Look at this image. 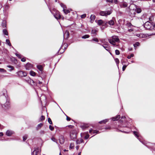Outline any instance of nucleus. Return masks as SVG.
Instances as JSON below:
<instances>
[{
  "instance_id": "obj_21",
  "label": "nucleus",
  "mask_w": 155,
  "mask_h": 155,
  "mask_svg": "<svg viewBox=\"0 0 155 155\" xmlns=\"http://www.w3.org/2000/svg\"><path fill=\"white\" fill-rule=\"evenodd\" d=\"M2 27L4 28H6V20H3L2 22Z\"/></svg>"
},
{
  "instance_id": "obj_17",
  "label": "nucleus",
  "mask_w": 155,
  "mask_h": 155,
  "mask_svg": "<svg viewBox=\"0 0 155 155\" xmlns=\"http://www.w3.org/2000/svg\"><path fill=\"white\" fill-rule=\"evenodd\" d=\"M120 115H117L115 117H114L111 118L112 120L114 121L120 119Z\"/></svg>"
},
{
  "instance_id": "obj_48",
  "label": "nucleus",
  "mask_w": 155,
  "mask_h": 155,
  "mask_svg": "<svg viewBox=\"0 0 155 155\" xmlns=\"http://www.w3.org/2000/svg\"><path fill=\"white\" fill-rule=\"evenodd\" d=\"M115 54L116 55H119L120 54L119 51L118 50H116L115 51Z\"/></svg>"
},
{
  "instance_id": "obj_60",
  "label": "nucleus",
  "mask_w": 155,
  "mask_h": 155,
  "mask_svg": "<svg viewBox=\"0 0 155 155\" xmlns=\"http://www.w3.org/2000/svg\"><path fill=\"white\" fill-rule=\"evenodd\" d=\"M113 2H114L115 4H117L118 2L117 0H113Z\"/></svg>"
},
{
  "instance_id": "obj_13",
  "label": "nucleus",
  "mask_w": 155,
  "mask_h": 155,
  "mask_svg": "<svg viewBox=\"0 0 155 155\" xmlns=\"http://www.w3.org/2000/svg\"><path fill=\"white\" fill-rule=\"evenodd\" d=\"M39 151V148H35L33 152L31 153L32 155H37V153H38Z\"/></svg>"
},
{
  "instance_id": "obj_45",
  "label": "nucleus",
  "mask_w": 155,
  "mask_h": 155,
  "mask_svg": "<svg viewBox=\"0 0 155 155\" xmlns=\"http://www.w3.org/2000/svg\"><path fill=\"white\" fill-rule=\"evenodd\" d=\"M134 56V54H131L130 55H128L127 57V58L130 59L131 57H133Z\"/></svg>"
},
{
  "instance_id": "obj_52",
  "label": "nucleus",
  "mask_w": 155,
  "mask_h": 155,
  "mask_svg": "<svg viewBox=\"0 0 155 155\" xmlns=\"http://www.w3.org/2000/svg\"><path fill=\"white\" fill-rule=\"evenodd\" d=\"M27 135H25L23 137V140L25 141L27 139Z\"/></svg>"
},
{
  "instance_id": "obj_34",
  "label": "nucleus",
  "mask_w": 155,
  "mask_h": 155,
  "mask_svg": "<svg viewBox=\"0 0 155 155\" xmlns=\"http://www.w3.org/2000/svg\"><path fill=\"white\" fill-rule=\"evenodd\" d=\"M129 64H130L129 63H128L127 64V65H123V67H122L123 71H124L125 70L126 68L127 67V66Z\"/></svg>"
},
{
  "instance_id": "obj_55",
  "label": "nucleus",
  "mask_w": 155,
  "mask_h": 155,
  "mask_svg": "<svg viewBox=\"0 0 155 155\" xmlns=\"http://www.w3.org/2000/svg\"><path fill=\"white\" fill-rule=\"evenodd\" d=\"M89 137V135L88 134H87L84 137V139H87Z\"/></svg>"
},
{
  "instance_id": "obj_27",
  "label": "nucleus",
  "mask_w": 155,
  "mask_h": 155,
  "mask_svg": "<svg viewBox=\"0 0 155 155\" xmlns=\"http://www.w3.org/2000/svg\"><path fill=\"white\" fill-rule=\"evenodd\" d=\"M108 119H105L104 120H103L99 121V123L100 124H102V123L105 124L108 121Z\"/></svg>"
},
{
  "instance_id": "obj_5",
  "label": "nucleus",
  "mask_w": 155,
  "mask_h": 155,
  "mask_svg": "<svg viewBox=\"0 0 155 155\" xmlns=\"http://www.w3.org/2000/svg\"><path fill=\"white\" fill-rule=\"evenodd\" d=\"M18 75L20 77H25L27 75L26 72L22 71H19L17 73Z\"/></svg>"
},
{
  "instance_id": "obj_44",
  "label": "nucleus",
  "mask_w": 155,
  "mask_h": 155,
  "mask_svg": "<svg viewBox=\"0 0 155 155\" xmlns=\"http://www.w3.org/2000/svg\"><path fill=\"white\" fill-rule=\"evenodd\" d=\"M7 67L8 68H11V69L10 70V71H11L12 70H13L14 69V67L11 65H8Z\"/></svg>"
},
{
  "instance_id": "obj_24",
  "label": "nucleus",
  "mask_w": 155,
  "mask_h": 155,
  "mask_svg": "<svg viewBox=\"0 0 155 155\" xmlns=\"http://www.w3.org/2000/svg\"><path fill=\"white\" fill-rule=\"evenodd\" d=\"M95 18V16L94 15H91L90 17L91 19V22H92L94 20Z\"/></svg>"
},
{
  "instance_id": "obj_41",
  "label": "nucleus",
  "mask_w": 155,
  "mask_h": 155,
  "mask_svg": "<svg viewBox=\"0 0 155 155\" xmlns=\"http://www.w3.org/2000/svg\"><path fill=\"white\" fill-rule=\"evenodd\" d=\"M45 116L43 115H42L40 117L39 120L42 121V120H45Z\"/></svg>"
},
{
  "instance_id": "obj_18",
  "label": "nucleus",
  "mask_w": 155,
  "mask_h": 155,
  "mask_svg": "<svg viewBox=\"0 0 155 155\" xmlns=\"http://www.w3.org/2000/svg\"><path fill=\"white\" fill-rule=\"evenodd\" d=\"M97 24L99 25H101L104 24H106V23H105V22L101 20H99L97 22Z\"/></svg>"
},
{
  "instance_id": "obj_8",
  "label": "nucleus",
  "mask_w": 155,
  "mask_h": 155,
  "mask_svg": "<svg viewBox=\"0 0 155 155\" xmlns=\"http://www.w3.org/2000/svg\"><path fill=\"white\" fill-rule=\"evenodd\" d=\"M37 68L39 70V71H38L39 74H42L43 72L42 66L41 65H37Z\"/></svg>"
},
{
  "instance_id": "obj_35",
  "label": "nucleus",
  "mask_w": 155,
  "mask_h": 155,
  "mask_svg": "<svg viewBox=\"0 0 155 155\" xmlns=\"http://www.w3.org/2000/svg\"><path fill=\"white\" fill-rule=\"evenodd\" d=\"M74 143H71L69 147V149H74Z\"/></svg>"
},
{
  "instance_id": "obj_14",
  "label": "nucleus",
  "mask_w": 155,
  "mask_h": 155,
  "mask_svg": "<svg viewBox=\"0 0 155 155\" xmlns=\"http://www.w3.org/2000/svg\"><path fill=\"white\" fill-rule=\"evenodd\" d=\"M59 140L61 144H63L64 142V138L63 136L62 135L60 136L59 138Z\"/></svg>"
},
{
  "instance_id": "obj_62",
  "label": "nucleus",
  "mask_w": 155,
  "mask_h": 155,
  "mask_svg": "<svg viewBox=\"0 0 155 155\" xmlns=\"http://www.w3.org/2000/svg\"><path fill=\"white\" fill-rule=\"evenodd\" d=\"M128 31L129 32H131L133 31V29L132 28H130V29H128Z\"/></svg>"
},
{
  "instance_id": "obj_43",
  "label": "nucleus",
  "mask_w": 155,
  "mask_h": 155,
  "mask_svg": "<svg viewBox=\"0 0 155 155\" xmlns=\"http://www.w3.org/2000/svg\"><path fill=\"white\" fill-rule=\"evenodd\" d=\"M91 41H94L97 42H98L99 41L98 39L97 38H94L92 39V40Z\"/></svg>"
},
{
  "instance_id": "obj_33",
  "label": "nucleus",
  "mask_w": 155,
  "mask_h": 155,
  "mask_svg": "<svg viewBox=\"0 0 155 155\" xmlns=\"http://www.w3.org/2000/svg\"><path fill=\"white\" fill-rule=\"evenodd\" d=\"M137 12L138 13H140L141 12V9L140 8H137L136 9Z\"/></svg>"
},
{
  "instance_id": "obj_11",
  "label": "nucleus",
  "mask_w": 155,
  "mask_h": 155,
  "mask_svg": "<svg viewBox=\"0 0 155 155\" xmlns=\"http://www.w3.org/2000/svg\"><path fill=\"white\" fill-rule=\"evenodd\" d=\"M14 134V132L11 130H8L6 132V134L8 136H11L12 135Z\"/></svg>"
},
{
  "instance_id": "obj_42",
  "label": "nucleus",
  "mask_w": 155,
  "mask_h": 155,
  "mask_svg": "<svg viewBox=\"0 0 155 155\" xmlns=\"http://www.w3.org/2000/svg\"><path fill=\"white\" fill-rule=\"evenodd\" d=\"M39 133L41 135H43L45 133V131L44 130H41L40 132Z\"/></svg>"
},
{
  "instance_id": "obj_32",
  "label": "nucleus",
  "mask_w": 155,
  "mask_h": 155,
  "mask_svg": "<svg viewBox=\"0 0 155 155\" xmlns=\"http://www.w3.org/2000/svg\"><path fill=\"white\" fill-rule=\"evenodd\" d=\"M43 98L44 99L45 101L46 100V98L45 95L44 94L42 95L41 96V97L40 98V100H41V102L42 101L41 100Z\"/></svg>"
},
{
  "instance_id": "obj_61",
  "label": "nucleus",
  "mask_w": 155,
  "mask_h": 155,
  "mask_svg": "<svg viewBox=\"0 0 155 155\" xmlns=\"http://www.w3.org/2000/svg\"><path fill=\"white\" fill-rule=\"evenodd\" d=\"M119 131H121L122 132H123V133H128V132H127V131H122V130H119Z\"/></svg>"
},
{
  "instance_id": "obj_9",
  "label": "nucleus",
  "mask_w": 155,
  "mask_h": 155,
  "mask_svg": "<svg viewBox=\"0 0 155 155\" xmlns=\"http://www.w3.org/2000/svg\"><path fill=\"white\" fill-rule=\"evenodd\" d=\"M1 106L2 107L6 109L10 107V104L8 101H7L3 105V106L2 104H1Z\"/></svg>"
},
{
  "instance_id": "obj_22",
  "label": "nucleus",
  "mask_w": 155,
  "mask_h": 155,
  "mask_svg": "<svg viewBox=\"0 0 155 155\" xmlns=\"http://www.w3.org/2000/svg\"><path fill=\"white\" fill-rule=\"evenodd\" d=\"M69 32L68 31H66L65 33H64V37H66V38H67L69 35Z\"/></svg>"
},
{
  "instance_id": "obj_57",
  "label": "nucleus",
  "mask_w": 155,
  "mask_h": 155,
  "mask_svg": "<svg viewBox=\"0 0 155 155\" xmlns=\"http://www.w3.org/2000/svg\"><path fill=\"white\" fill-rule=\"evenodd\" d=\"M21 61L22 62H25L26 61V58L25 57L22 58L21 59Z\"/></svg>"
},
{
  "instance_id": "obj_47",
  "label": "nucleus",
  "mask_w": 155,
  "mask_h": 155,
  "mask_svg": "<svg viewBox=\"0 0 155 155\" xmlns=\"http://www.w3.org/2000/svg\"><path fill=\"white\" fill-rule=\"evenodd\" d=\"M51 140L53 141L56 142V143H57V140L56 139H55V138H54V137H52L51 138Z\"/></svg>"
},
{
  "instance_id": "obj_10",
  "label": "nucleus",
  "mask_w": 155,
  "mask_h": 155,
  "mask_svg": "<svg viewBox=\"0 0 155 155\" xmlns=\"http://www.w3.org/2000/svg\"><path fill=\"white\" fill-rule=\"evenodd\" d=\"M25 68L27 70H29L33 68V65L29 63H28L25 66Z\"/></svg>"
},
{
  "instance_id": "obj_53",
  "label": "nucleus",
  "mask_w": 155,
  "mask_h": 155,
  "mask_svg": "<svg viewBox=\"0 0 155 155\" xmlns=\"http://www.w3.org/2000/svg\"><path fill=\"white\" fill-rule=\"evenodd\" d=\"M15 55L19 58H21V56L20 54H18L17 53H15Z\"/></svg>"
},
{
  "instance_id": "obj_50",
  "label": "nucleus",
  "mask_w": 155,
  "mask_h": 155,
  "mask_svg": "<svg viewBox=\"0 0 155 155\" xmlns=\"http://www.w3.org/2000/svg\"><path fill=\"white\" fill-rule=\"evenodd\" d=\"M48 121L50 124H52V121L50 118H48Z\"/></svg>"
},
{
  "instance_id": "obj_19",
  "label": "nucleus",
  "mask_w": 155,
  "mask_h": 155,
  "mask_svg": "<svg viewBox=\"0 0 155 155\" xmlns=\"http://www.w3.org/2000/svg\"><path fill=\"white\" fill-rule=\"evenodd\" d=\"M84 140L82 139H79L77 140L76 141V143L77 144H80L81 143H83Z\"/></svg>"
},
{
  "instance_id": "obj_58",
  "label": "nucleus",
  "mask_w": 155,
  "mask_h": 155,
  "mask_svg": "<svg viewBox=\"0 0 155 155\" xmlns=\"http://www.w3.org/2000/svg\"><path fill=\"white\" fill-rule=\"evenodd\" d=\"M66 117H67V118H66L67 120L68 121H69L70 120L71 118L70 117L68 116H67V115H66Z\"/></svg>"
},
{
  "instance_id": "obj_12",
  "label": "nucleus",
  "mask_w": 155,
  "mask_h": 155,
  "mask_svg": "<svg viewBox=\"0 0 155 155\" xmlns=\"http://www.w3.org/2000/svg\"><path fill=\"white\" fill-rule=\"evenodd\" d=\"M54 16L55 18L57 19H60L61 17V15L60 14L59 12L58 11L56 12L55 14H54Z\"/></svg>"
},
{
  "instance_id": "obj_26",
  "label": "nucleus",
  "mask_w": 155,
  "mask_h": 155,
  "mask_svg": "<svg viewBox=\"0 0 155 155\" xmlns=\"http://www.w3.org/2000/svg\"><path fill=\"white\" fill-rule=\"evenodd\" d=\"M3 34L6 35H8V33L6 29H4L3 30Z\"/></svg>"
},
{
  "instance_id": "obj_56",
  "label": "nucleus",
  "mask_w": 155,
  "mask_h": 155,
  "mask_svg": "<svg viewBox=\"0 0 155 155\" xmlns=\"http://www.w3.org/2000/svg\"><path fill=\"white\" fill-rule=\"evenodd\" d=\"M101 46H102L107 51H109L108 49H107V46H104V45H101Z\"/></svg>"
},
{
  "instance_id": "obj_29",
  "label": "nucleus",
  "mask_w": 155,
  "mask_h": 155,
  "mask_svg": "<svg viewBox=\"0 0 155 155\" xmlns=\"http://www.w3.org/2000/svg\"><path fill=\"white\" fill-rule=\"evenodd\" d=\"M105 40V39H101V41L102 43H104V45H107L108 44V42H106Z\"/></svg>"
},
{
  "instance_id": "obj_3",
  "label": "nucleus",
  "mask_w": 155,
  "mask_h": 155,
  "mask_svg": "<svg viewBox=\"0 0 155 155\" xmlns=\"http://www.w3.org/2000/svg\"><path fill=\"white\" fill-rule=\"evenodd\" d=\"M112 13L111 10H108L105 11H101L100 12V15L102 16H107L110 15Z\"/></svg>"
},
{
  "instance_id": "obj_40",
  "label": "nucleus",
  "mask_w": 155,
  "mask_h": 155,
  "mask_svg": "<svg viewBox=\"0 0 155 155\" xmlns=\"http://www.w3.org/2000/svg\"><path fill=\"white\" fill-rule=\"evenodd\" d=\"M126 25L128 27L130 28H131V27L133 26L132 25L130 22L127 23Z\"/></svg>"
},
{
  "instance_id": "obj_64",
  "label": "nucleus",
  "mask_w": 155,
  "mask_h": 155,
  "mask_svg": "<svg viewBox=\"0 0 155 155\" xmlns=\"http://www.w3.org/2000/svg\"><path fill=\"white\" fill-rule=\"evenodd\" d=\"M3 135V134L2 132H0V137H2Z\"/></svg>"
},
{
  "instance_id": "obj_7",
  "label": "nucleus",
  "mask_w": 155,
  "mask_h": 155,
  "mask_svg": "<svg viewBox=\"0 0 155 155\" xmlns=\"http://www.w3.org/2000/svg\"><path fill=\"white\" fill-rule=\"evenodd\" d=\"M25 81L28 83L32 85H34V82L33 80H31L29 77H27Z\"/></svg>"
},
{
  "instance_id": "obj_23",
  "label": "nucleus",
  "mask_w": 155,
  "mask_h": 155,
  "mask_svg": "<svg viewBox=\"0 0 155 155\" xmlns=\"http://www.w3.org/2000/svg\"><path fill=\"white\" fill-rule=\"evenodd\" d=\"M107 23L110 25H113L114 24V21L112 20H111L108 22H106V24Z\"/></svg>"
},
{
  "instance_id": "obj_16",
  "label": "nucleus",
  "mask_w": 155,
  "mask_h": 155,
  "mask_svg": "<svg viewBox=\"0 0 155 155\" xmlns=\"http://www.w3.org/2000/svg\"><path fill=\"white\" fill-rule=\"evenodd\" d=\"M127 4L125 2H123L120 4L121 8H125L127 6Z\"/></svg>"
},
{
  "instance_id": "obj_15",
  "label": "nucleus",
  "mask_w": 155,
  "mask_h": 155,
  "mask_svg": "<svg viewBox=\"0 0 155 155\" xmlns=\"http://www.w3.org/2000/svg\"><path fill=\"white\" fill-rule=\"evenodd\" d=\"M89 132L91 134H99L100 133L98 130H93L92 129L89 130Z\"/></svg>"
},
{
  "instance_id": "obj_6",
  "label": "nucleus",
  "mask_w": 155,
  "mask_h": 155,
  "mask_svg": "<svg viewBox=\"0 0 155 155\" xmlns=\"http://www.w3.org/2000/svg\"><path fill=\"white\" fill-rule=\"evenodd\" d=\"M76 134L74 131L71 132L70 133V137L71 140H74L76 138Z\"/></svg>"
},
{
  "instance_id": "obj_2",
  "label": "nucleus",
  "mask_w": 155,
  "mask_h": 155,
  "mask_svg": "<svg viewBox=\"0 0 155 155\" xmlns=\"http://www.w3.org/2000/svg\"><path fill=\"white\" fill-rule=\"evenodd\" d=\"M134 134L135 136L137 138V139L139 140L143 144L146 146L147 147L149 148H150L151 147H150L149 145H147V144L148 143L150 145V144H152L150 143H147L145 141H143L142 140L140 139V136L139 134V133L138 132L136 131H134Z\"/></svg>"
},
{
  "instance_id": "obj_51",
  "label": "nucleus",
  "mask_w": 155,
  "mask_h": 155,
  "mask_svg": "<svg viewBox=\"0 0 155 155\" xmlns=\"http://www.w3.org/2000/svg\"><path fill=\"white\" fill-rule=\"evenodd\" d=\"M49 128L51 131H53L54 130V127L52 126L51 125L49 126Z\"/></svg>"
},
{
  "instance_id": "obj_49",
  "label": "nucleus",
  "mask_w": 155,
  "mask_h": 155,
  "mask_svg": "<svg viewBox=\"0 0 155 155\" xmlns=\"http://www.w3.org/2000/svg\"><path fill=\"white\" fill-rule=\"evenodd\" d=\"M0 72H5L6 71L4 69L0 68Z\"/></svg>"
},
{
  "instance_id": "obj_39",
  "label": "nucleus",
  "mask_w": 155,
  "mask_h": 155,
  "mask_svg": "<svg viewBox=\"0 0 155 155\" xmlns=\"http://www.w3.org/2000/svg\"><path fill=\"white\" fill-rule=\"evenodd\" d=\"M140 45V43L138 42H136L135 44L134 45V47L135 48L137 47V46H138Z\"/></svg>"
},
{
  "instance_id": "obj_59",
  "label": "nucleus",
  "mask_w": 155,
  "mask_h": 155,
  "mask_svg": "<svg viewBox=\"0 0 155 155\" xmlns=\"http://www.w3.org/2000/svg\"><path fill=\"white\" fill-rule=\"evenodd\" d=\"M121 62L122 65H124V64H125L126 63V61H124L123 60H121Z\"/></svg>"
},
{
  "instance_id": "obj_63",
  "label": "nucleus",
  "mask_w": 155,
  "mask_h": 155,
  "mask_svg": "<svg viewBox=\"0 0 155 155\" xmlns=\"http://www.w3.org/2000/svg\"><path fill=\"white\" fill-rule=\"evenodd\" d=\"M107 1L109 2H113V0H107Z\"/></svg>"
},
{
  "instance_id": "obj_28",
  "label": "nucleus",
  "mask_w": 155,
  "mask_h": 155,
  "mask_svg": "<svg viewBox=\"0 0 155 155\" xmlns=\"http://www.w3.org/2000/svg\"><path fill=\"white\" fill-rule=\"evenodd\" d=\"M6 43H7V44L8 45H9V46H12V48H13V47L12 46L11 44L10 43V41L9 40L7 39H6Z\"/></svg>"
},
{
  "instance_id": "obj_54",
  "label": "nucleus",
  "mask_w": 155,
  "mask_h": 155,
  "mask_svg": "<svg viewBox=\"0 0 155 155\" xmlns=\"http://www.w3.org/2000/svg\"><path fill=\"white\" fill-rule=\"evenodd\" d=\"M86 14H84L82 15H81V18H84L86 17Z\"/></svg>"
},
{
  "instance_id": "obj_30",
  "label": "nucleus",
  "mask_w": 155,
  "mask_h": 155,
  "mask_svg": "<svg viewBox=\"0 0 155 155\" xmlns=\"http://www.w3.org/2000/svg\"><path fill=\"white\" fill-rule=\"evenodd\" d=\"M30 74L32 76H35L36 75V73L32 71H31L30 72Z\"/></svg>"
},
{
  "instance_id": "obj_25",
  "label": "nucleus",
  "mask_w": 155,
  "mask_h": 155,
  "mask_svg": "<svg viewBox=\"0 0 155 155\" xmlns=\"http://www.w3.org/2000/svg\"><path fill=\"white\" fill-rule=\"evenodd\" d=\"M96 30H92L91 31V34L92 35V36L93 37L95 36L96 35Z\"/></svg>"
},
{
  "instance_id": "obj_1",
  "label": "nucleus",
  "mask_w": 155,
  "mask_h": 155,
  "mask_svg": "<svg viewBox=\"0 0 155 155\" xmlns=\"http://www.w3.org/2000/svg\"><path fill=\"white\" fill-rule=\"evenodd\" d=\"M108 41L109 43L115 47L117 46V45H116V42H120V40L118 37L117 36H113L111 38L108 39Z\"/></svg>"
},
{
  "instance_id": "obj_20",
  "label": "nucleus",
  "mask_w": 155,
  "mask_h": 155,
  "mask_svg": "<svg viewBox=\"0 0 155 155\" xmlns=\"http://www.w3.org/2000/svg\"><path fill=\"white\" fill-rule=\"evenodd\" d=\"M43 124L42 123H40L38 124L36 127V129L37 130H39L43 126Z\"/></svg>"
},
{
  "instance_id": "obj_4",
  "label": "nucleus",
  "mask_w": 155,
  "mask_h": 155,
  "mask_svg": "<svg viewBox=\"0 0 155 155\" xmlns=\"http://www.w3.org/2000/svg\"><path fill=\"white\" fill-rule=\"evenodd\" d=\"M144 28L147 30L150 29L152 26V24L148 21L146 22L144 25Z\"/></svg>"
},
{
  "instance_id": "obj_38",
  "label": "nucleus",
  "mask_w": 155,
  "mask_h": 155,
  "mask_svg": "<svg viewBox=\"0 0 155 155\" xmlns=\"http://www.w3.org/2000/svg\"><path fill=\"white\" fill-rule=\"evenodd\" d=\"M125 118L126 117L125 116H122L121 117V118L120 120V121L121 122H123Z\"/></svg>"
},
{
  "instance_id": "obj_31",
  "label": "nucleus",
  "mask_w": 155,
  "mask_h": 155,
  "mask_svg": "<svg viewBox=\"0 0 155 155\" xmlns=\"http://www.w3.org/2000/svg\"><path fill=\"white\" fill-rule=\"evenodd\" d=\"M90 37V36L88 35H85L82 37V38L83 39H86Z\"/></svg>"
},
{
  "instance_id": "obj_37",
  "label": "nucleus",
  "mask_w": 155,
  "mask_h": 155,
  "mask_svg": "<svg viewBox=\"0 0 155 155\" xmlns=\"http://www.w3.org/2000/svg\"><path fill=\"white\" fill-rule=\"evenodd\" d=\"M63 11L65 14H67L70 12V11L68 10L63 9Z\"/></svg>"
},
{
  "instance_id": "obj_36",
  "label": "nucleus",
  "mask_w": 155,
  "mask_h": 155,
  "mask_svg": "<svg viewBox=\"0 0 155 155\" xmlns=\"http://www.w3.org/2000/svg\"><path fill=\"white\" fill-rule=\"evenodd\" d=\"M115 62L117 64V66L118 67V64L119 63V60L118 58H116L115 59Z\"/></svg>"
},
{
  "instance_id": "obj_46",
  "label": "nucleus",
  "mask_w": 155,
  "mask_h": 155,
  "mask_svg": "<svg viewBox=\"0 0 155 155\" xmlns=\"http://www.w3.org/2000/svg\"><path fill=\"white\" fill-rule=\"evenodd\" d=\"M60 5L63 8V9H65L66 8L65 6L63 3H61Z\"/></svg>"
}]
</instances>
